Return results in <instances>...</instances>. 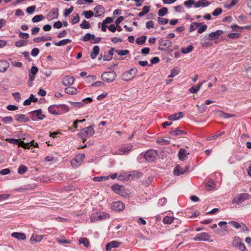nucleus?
I'll return each mask as SVG.
<instances>
[{"label": "nucleus", "mask_w": 251, "mask_h": 251, "mask_svg": "<svg viewBox=\"0 0 251 251\" xmlns=\"http://www.w3.org/2000/svg\"><path fill=\"white\" fill-rule=\"evenodd\" d=\"M95 133V130L92 126H89L82 128L79 133L78 136L85 142L87 138L92 137Z\"/></svg>", "instance_id": "f257e3e1"}, {"label": "nucleus", "mask_w": 251, "mask_h": 251, "mask_svg": "<svg viewBox=\"0 0 251 251\" xmlns=\"http://www.w3.org/2000/svg\"><path fill=\"white\" fill-rule=\"evenodd\" d=\"M250 198V195L248 193H239L234 196L231 202L232 204L240 205Z\"/></svg>", "instance_id": "f03ea898"}, {"label": "nucleus", "mask_w": 251, "mask_h": 251, "mask_svg": "<svg viewBox=\"0 0 251 251\" xmlns=\"http://www.w3.org/2000/svg\"><path fill=\"white\" fill-rule=\"evenodd\" d=\"M109 214L106 212H100L93 213L90 216V220L92 222H96L98 221H102L109 218Z\"/></svg>", "instance_id": "7ed1b4c3"}, {"label": "nucleus", "mask_w": 251, "mask_h": 251, "mask_svg": "<svg viewBox=\"0 0 251 251\" xmlns=\"http://www.w3.org/2000/svg\"><path fill=\"white\" fill-rule=\"evenodd\" d=\"M116 76V73L114 71L105 72L101 75L102 80L108 83L113 82Z\"/></svg>", "instance_id": "20e7f679"}, {"label": "nucleus", "mask_w": 251, "mask_h": 251, "mask_svg": "<svg viewBox=\"0 0 251 251\" xmlns=\"http://www.w3.org/2000/svg\"><path fill=\"white\" fill-rule=\"evenodd\" d=\"M137 73V70L136 68H131L129 70L126 71L122 74V79L126 81H130L135 77Z\"/></svg>", "instance_id": "39448f33"}, {"label": "nucleus", "mask_w": 251, "mask_h": 251, "mask_svg": "<svg viewBox=\"0 0 251 251\" xmlns=\"http://www.w3.org/2000/svg\"><path fill=\"white\" fill-rule=\"evenodd\" d=\"M28 114L31 119L33 121L42 120L46 118V116L42 113L41 109L30 111Z\"/></svg>", "instance_id": "423d86ee"}, {"label": "nucleus", "mask_w": 251, "mask_h": 251, "mask_svg": "<svg viewBox=\"0 0 251 251\" xmlns=\"http://www.w3.org/2000/svg\"><path fill=\"white\" fill-rule=\"evenodd\" d=\"M172 42L168 39H161L159 41L158 49L160 50H165L166 49H168L169 52H172L173 50L170 49L169 48L172 46Z\"/></svg>", "instance_id": "0eeeda50"}, {"label": "nucleus", "mask_w": 251, "mask_h": 251, "mask_svg": "<svg viewBox=\"0 0 251 251\" xmlns=\"http://www.w3.org/2000/svg\"><path fill=\"white\" fill-rule=\"evenodd\" d=\"M85 155L84 154H79L71 161V164L73 167L77 168L82 164Z\"/></svg>", "instance_id": "6e6552de"}, {"label": "nucleus", "mask_w": 251, "mask_h": 251, "mask_svg": "<svg viewBox=\"0 0 251 251\" xmlns=\"http://www.w3.org/2000/svg\"><path fill=\"white\" fill-rule=\"evenodd\" d=\"M157 151L154 150H149L144 154L146 160L148 162H152L156 159Z\"/></svg>", "instance_id": "1a4fd4ad"}, {"label": "nucleus", "mask_w": 251, "mask_h": 251, "mask_svg": "<svg viewBox=\"0 0 251 251\" xmlns=\"http://www.w3.org/2000/svg\"><path fill=\"white\" fill-rule=\"evenodd\" d=\"M210 236L206 232H201L198 234L196 236L193 238L194 241H203L212 242L213 240H210Z\"/></svg>", "instance_id": "9d476101"}, {"label": "nucleus", "mask_w": 251, "mask_h": 251, "mask_svg": "<svg viewBox=\"0 0 251 251\" xmlns=\"http://www.w3.org/2000/svg\"><path fill=\"white\" fill-rule=\"evenodd\" d=\"M132 148L133 146L131 144H125L120 147L119 149V154L124 155L128 154L132 150Z\"/></svg>", "instance_id": "9b49d317"}, {"label": "nucleus", "mask_w": 251, "mask_h": 251, "mask_svg": "<svg viewBox=\"0 0 251 251\" xmlns=\"http://www.w3.org/2000/svg\"><path fill=\"white\" fill-rule=\"evenodd\" d=\"M111 209L117 211H121L125 208V204L121 201H116L112 203Z\"/></svg>", "instance_id": "f8f14e48"}, {"label": "nucleus", "mask_w": 251, "mask_h": 251, "mask_svg": "<svg viewBox=\"0 0 251 251\" xmlns=\"http://www.w3.org/2000/svg\"><path fill=\"white\" fill-rule=\"evenodd\" d=\"M59 16L58 9L52 8L47 15V18L49 20L57 19Z\"/></svg>", "instance_id": "ddd939ff"}, {"label": "nucleus", "mask_w": 251, "mask_h": 251, "mask_svg": "<svg viewBox=\"0 0 251 251\" xmlns=\"http://www.w3.org/2000/svg\"><path fill=\"white\" fill-rule=\"evenodd\" d=\"M74 81L75 79L73 76L66 75L63 78L62 83L64 86H69L73 84Z\"/></svg>", "instance_id": "4468645a"}, {"label": "nucleus", "mask_w": 251, "mask_h": 251, "mask_svg": "<svg viewBox=\"0 0 251 251\" xmlns=\"http://www.w3.org/2000/svg\"><path fill=\"white\" fill-rule=\"evenodd\" d=\"M14 117L19 123H27L30 121L29 118L25 114H16Z\"/></svg>", "instance_id": "2eb2a0df"}, {"label": "nucleus", "mask_w": 251, "mask_h": 251, "mask_svg": "<svg viewBox=\"0 0 251 251\" xmlns=\"http://www.w3.org/2000/svg\"><path fill=\"white\" fill-rule=\"evenodd\" d=\"M223 33L224 31L221 30H217L215 31L212 32L208 34L209 40L212 41L218 39Z\"/></svg>", "instance_id": "dca6fc26"}, {"label": "nucleus", "mask_w": 251, "mask_h": 251, "mask_svg": "<svg viewBox=\"0 0 251 251\" xmlns=\"http://www.w3.org/2000/svg\"><path fill=\"white\" fill-rule=\"evenodd\" d=\"M121 243L117 241H112L107 243L106 245V251H111L112 248H115L119 247Z\"/></svg>", "instance_id": "f3484780"}, {"label": "nucleus", "mask_w": 251, "mask_h": 251, "mask_svg": "<svg viewBox=\"0 0 251 251\" xmlns=\"http://www.w3.org/2000/svg\"><path fill=\"white\" fill-rule=\"evenodd\" d=\"M35 187L36 186L35 184H26L19 187L18 189V191L19 192H24L25 191L33 190Z\"/></svg>", "instance_id": "a211bd4d"}, {"label": "nucleus", "mask_w": 251, "mask_h": 251, "mask_svg": "<svg viewBox=\"0 0 251 251\" xmlns=\"http://www.w3.org/2000/svg\"><path fill=\"white\" fill-rule=\"evenodd\" d=\"M9 67V64L7 61L5 60H0V72H5Z\"/></svg>", "instance_id": "6ab92c4d"}, {"label": "nucleus", "mask_w": 251, "mask_h": 251, "mask_svg": "<svg viewBox=\"0 0 251 251\" xmlns=\"http://www.w3.org/2000/svg\"><path fill=\"white\" fill-rule=\"evenodd\" d=\"M189 154L185 149H180L178 153V158L181 161L184 160L187 158Z\"/></svg>", "instance_id": "aec40b11"}, {"label": "nucleus", "mask_w": 251, "mask_h": 251, "mask_svg": "<svg viewBox=\"0 0 251 251\" xmlns=\"http://www.w3.org/2000/svg\"><path fill=\"white\" fill-rule=\"evenodd\" d=\"M94 12H95V16L96 17L100 16L104 12V9L101 5L96 6L94 8Z\"/></svg>", "instance_id": "412c9836"}, {"label": "nucleus", "mask_w": 251, "mask_h": 251, "mask_svg": "<svg viewBox=\"0 0 251 251\" xmlns=\"http://www.w3.org/2000/svg\"><path fill=\"white\" fill-rule=\"evenodd\" d=\"M58 115L67 113L69 111V107L65 104H58Z\"/></svg>", "instance_id": "4be33fe9"}, {"label": "nucleus", "mask_w": 251, "mask_h": 251, "mask_svg": "<svg viewBox=\"0 0 251 251\" xmlns=\"http://www.w3.org/2000/svg\"><path fill=\"white\" fill-rule=\"evenodd\" d=\"M48 111L49 113L53 115H58V104H53L50 105L48 107Z\"/></svg>", "instance_id": "5701e85b"}, {"label": "nucleus", "mask_w": 251, "mask_h": 251, "mask_svg": "<svg viewBox=\"0 0 251 251\" xmlns=\"http://www.w3.org/2000/svg\"><path fill=\"white\" fill-rule=\"evenodd\" d=\"M183 116V113L180 112L169 116L168 117V119L170 121H175L182 118Z\"/></svg>", "instance_id": "b1692460"}, {"label": "nucleus", "mask_w": 251, "mask_h": 251, "mask_svg": "<svg viewBox=\"0 0 251 251\" xmlns=\"http://www.w3.org/2000/svg\"><path fill=\"white\" fill-rule=\"evenodd\" d=\"M100 52V47L98 46L93 47L92 51L90 53V57L92 59H95Z\"/></svg>", "instance_id": "393cba45"}, {"label": "nucleus", "mask_w": 251, "mask_h": 251, "mask_svg": "<svg viewBox=\"0 0 251 251\" xmlns=\"http://www.w3.org/2000/svg\"><path fill=\"white\" fill-rule=\"evenodd\" d=\"M38 100V99L35 98L33 94H31L29 97L25 100L23 103L24 105H28L31 102H35Z\"/></svg>", "instance_id": "a878e982"}, {"label": "nucleus", "mask_w": 251, "mask_h": 251, "mask_svg": "<svg viewBox=\"0 0 251 251\" xmlns=\"http://www.w3.org/2000/svg\"><path fill=\"white\" fill-rule=\"evenodd\" d=\"M11 236L12 237L20 240H24L26 239V236L25 234L21 232H13L11 234Z\"/></svg>", "instance_id": "bb28decb"}, {"label": "nucleus", "mask_w": 251, "mask_h": 251, "mask_svg": "<svg viewBox=\"0 0 251 251\" xmlns=\"http://www.w3.org/2000/svg\"><path fill=\"white\" fill-rule=\"evenodd\" d=\"M187 132L184 130L179 129L178 128L175 130H171L169 132V134L172 136H176L180 135L186 134Z\"/></svg>", "instance_id": "cd10ccee"}, {"label": "nucleus", "mask_w": 251, "mask_h": 251, "mask_svg": "<svg viewBox=\"0 0 251 251\" xmlns=\"http://www.w3.org/2000/svg\"><path fill=\"white\" fill-rule=\"evenodd\" d=\"M71 42H72V40L69 39H63L61 41H59L58 42H53V44L56 46H61L66 45L67 44L71 43Z\"/></svg>", "instance_id": "c85d7f7f"}, {"label": "nucleus", "mask_w": 251, "mask_h": 251, "mask_svg": "<svg viewBox=\"0 0 251 251\" xmlns=\"http://www.w3.org/2000/svg\"><path fill=\"white\" fill-rule=\"evenodd\" d=\"M43 238V235L33 234L30 239V242L31 244H33L34 242H40Z\"/></svg>", "instance_id": "c756f323"}, {"label": "nucleus", "mask_w": 251, "mask_h": 251, "mask_svg": "<svg viewBox=\"0 0 251 251\" xmlns=\"http://www.w3.org/2000/svg\"><path fill=\"white\" fill-rule=\"evenodd\" d=\"M52 37L51 36L45 37L42 36L41 37H38L33 39V41L35 43H39L42 41H50L51 40Z\"/></svg>", "instance_id": "7c9ffc66"}, {"label": "nucleus", "mask_w": 251, "mask_h": 251, "mask_svg": "<svg viewBox=\"0 0 251 251\" xmlns=\"http://www.w3.org/2000/svg\"><path fill=\"white\" fill-rule=\"evenodd\" d=\"M38 68L35 66H33L30 71H29V77H30L31 76L34 79L35 78V75L38 73Z\"/></svg>", "instance_id": "2f4dec72"}, {"label": "nucleus", "mask_w": 251, "mask_h": 251, "mask_svg": "<svg viewBox=\"0 0 251 251\" xmlns=\"http://www.w3.org/2000/svg\"><path fill=\"white\" fill-rule=\"evenodd\" d=\"M65 92L69 95H75L77 93V90L74 87H68L65 89Z\"/></svg>", "instance_id": "473e14b6"}, {"label": "nucleus", "mask_w": 251, "mask_h": 251, "mask_svg": "<svg viewBox=\"0 0 251 251\" xmlns=\"http://www.w3.org/2000/svg\"><path fill=\"white\" fill-rule=\"evenodd\" d=\"M204 81L199 84L197 86H196V87L195 86H192L191 87L190 89H189V92L191 93H192V94H195L197 92H198L200 89H201L203 83L204 82Z\"/></svg>", "instance_id": "72a5a7b5"}, {"label": "nucleus", "mask_w": 251, "mask_h": 251, "mask_svg": "<svg viewBox=\"0 0 251 251\" xmlns=\"http://www.w3.org/2000/svg\"><path fill=\"white\" fill-rule=\"evenodd\" d=\"M210 4V2L209 1H205V2H202V1H197L195 3V8H199L201 6L202 7H206L208 6Z\"/></svg>", "instance_id": "f704fd0d"}, {"label": "nucleus", "mask_w": 251, "mask_h": 251, "mask_svg": "<svg viewBox=\"0 0 251 251\" xmlns=\"http://www.w3.org/2000/svg\"><path fill=\"white\" fill-rule=\"evenodd\" d=\"M201 25V23H198L197 22H193L190 25L189 31L193 32L197 29Z\"/></svg>", "instance_id": "c9c22d12"}, {"label": "nucleus", "mask_w": 251, "mask_h": 251, "mask_svg": "<svg viewBox=\"0 0 251 251\" xmlns=\"http://www.w3.org/2000/svg\"><path fill=\"white\" fill-rule=\"evenodd\" d=\"M175 218L174 217L166 216L162 220V222L165 224H170L174 222Z\"/></svg>", "instance_id": "e433bc0d"}, {"label": "nucleus", "mask_w": 251, "mask_h": 251, "mask_svg": "<svg viewBox=\"0 0 251 251\" xmlns=\"http://www.w3.org/2000/svg\"><path fill=\"white\" fill-rule=\"evenodd\" d=\"M193 46L191 45H189L187 47H184L181 48V51L184 54H186L191 52L193 49Z\"/></svg>", "instance_id": "4c0bfd02"}, {"label": "nucleus", "mask_w": 251, "mask_h": 251, "mask_svg": "<svg viewBox=\"0 0 251 251\" xmlns=\"http://www.w3.org/2000/svg\"><path fill=\"white\" fill-rule=\"evenodd\" d=\"M179 72V69L177 67L173 68L171 71V74L168 75L169 78H172L178 74Z\"/></svg>", "instance_id": "58836bf2"}, {"label": "nucleus", "mask_w": 251, "mask_h": 251, "mask_svg": "<svg viewBox=\"0 0 251 251\" xmlns=\"http://www.w3.org/2000/svg\"><path fill=\"white\" fill-rule=\"evenodd\" d=\"M146 39L147 36L143 35L136 39V43L138 45H143L145 43Z\"/></svg>", "instance_id": "ea45409f"}, {"label": "nucleus", "mask_w": 251, "mask_h": 251, "mask_svg": "<svg viewBox=\"0 0 251 251\" xmlns=\"http://www.w3.org/2000/svg\"><path fill=\"white\" fill-rule=\"evenodd\" d=\"M129 176H132L133 178L137 179L143 176V173L138 171H133L132 172V174H130Z\"/></svg>", "instance_id": "a19ab883"}, {"label": "nucleus", "mask_w": 251, "mask_h": 251, "mask_svg": "<svg viewBox=\"0 0 251 251\" xmlns=\"http://www.w3.org/2000/svg\"><path fill=\"white\" fill-rule=\"evenodd\" d=\"M80 26L82 29H89L91 27L89 23L85 20H84L80 24Z\"/></svg>", "instance_id": "79ce46f5"}, {"label": "nucleus", "mask_w": 251, "mask_h": 251, "mask_svg": "<svg viewBox=\"0 0 251 251\" xmlns=\"http://www.w3.org/2000/svg\"><path fill=\"white\" fill-rule=\"evenodd\" d=\"M19 147H21L25 149H29L31 147L30 143H25L24 141L20 139L19 144H17Z\"/></svg>", "instance_id": "37998d69"}, {"label": "nucleus", "mask_w": 251, "mask_h": 251, "mask_svg": "<svg viewBox=\"0 0 251 251\" xmlns=\"http://www.w3.org/2000/svg\"><path fill=\"white\" fill-rule=\"evenodd\" d=\"M27 171V168L25 165H21L18 169V173L20 175L24 174Z\"/></svg>", "instance_id": "c03bdc74"}, {"label": "nucleus", "mask_w": 251, "mask_h": 251, "mask_svg": "<svg viewBox=\"0 0 251 251\" xmlns=\"http://www.w3.org/2000/svg\"><path fill=\"white\" fill-rule=\"evenodd\" d=\"M44 19V16L42 14L35 15L32 19L33 23H37L41 21Z\"/></svg>", "instance_id": "a18cd8bd"}, {"label": "nucleus", "mask_w": 251, "mask_h": 251, "mask_svg": "<svg viewBox=\"0 0 251 251\" xmlns=\"http://www.w3.org/2000/svg\"><path fill=\"white\" fill-rule=\"evenodd\" d=\"M168 8L166 7H162L158 11V15L159 16L163 17L168 13Z\"/></svg>", "instance_id": "49530a36"}, {"label": "nucleus", "mask_w": 251, "mask_h": 251, "mask_svg": "<svg viewBox=\"0 0 251 251\" xmlns=\"http://www.w3.org/2000/svg\"><path fill=\"white\" fill-rule=\"evenodd\" d=\"M82 15H84L86 19H90L94 16V13L91 10L84 11L82 12Z\"/></svg>", "instance_id": "de8ad7c7"}, {"label": "nucleus", "mask_w": 251, "mask_h": 251, "mask_svg": "<svg viewBox=\"0 0 251 251\" xmlns=\"http://www.w3.org/2000/svg\"><path fill=\"white\" fill-rule=\"evenodd\" d=\"M219 112L220 113L219 116L221 117H223L225 119L233 117L235 116L234 114L226 113L221 111H219Z\"/></svg>", "instance_id": "09e8293b"}, {"label": "nucleus", "mask_w": 251, "mask_h": 251, "mask_svg": "<svg viewBox=\"0 0 251 251\" xmlns=\"http://www.w3.org/2000/svg\"><path fill=\"white\" fill-rule=\"evenodd\" d=\"M13 119L11 116L2 117L1 118V121L5 124L11 123L13 122Z\"/></svg>", "instance_id": "8fccbe9b"}, {"label": "nucleus", "mask_w": 251, "mask_h": 251, "mask_svg": "<svg viewBox=\"0 0 251 251\" xmlns=\"http://www.w3.org/2000/svg\"><path fill=\"white\" fill-rule=\"evenodd\" d=\"M241 241H242V240H241V238H240L238 237H235L234 238V240H233L232 246L234 247L237 248L238 246H239V244L241 243Z\"/></svg>", "instance_id": "3c124183"}, {"label": "nucleus", "mask_w": 251, "mask_h": 251, "mask_svg": "<svg viewBox=\"0 0 251 251\" xmlns=\"http://www.w3.org/2000/svg\"><path fill=\"white\" fill-rule=\"evenodd\" d=\"M121 189V186L118 184H114L111 186V189L116 193H118Z\"/></svg>", "instance_id": "603ef678"}, {"label": "nucleus", "mask_w": 251, "mask_h": 251, "mask_svg": "<svg viewBox=\"0 0 251 251\" xmlns=\"http://www.w3.org/2000/svg\"><path fill=\"white\" fill-rule=\"evenodd\" d=\"M6 141L14 145H17L19 144L20 139H17L14 138H6Z\"/></svg>", "instance_id": "864d4df0"}, {"label": "nucleus", "mask_w": 251, "mask_h": 251, "mask_svg": "<svg viewBox=\"0 0 251 251\" xmlns=\"http://www.w3.org/2000/svg\"><path fill=\"white\" fill-rule=\"evenodd\" d=\"M232 30L234 31H239L244 29V27L239 26L237 25L233 24L231 26Z\"/></svg>", "instance_id": "5fc2aeb1"}, {"label": "nucleus", "mask_w": 251, "mask_h": 251, "mask_svg": "<svg viewBox=\"0 0 251 251\" xmlns=\"http://www.w3.org/2000/svg\"><path fill=\"white\" fill-rule=\"evenodd\" d=\"M215 184L213 181H209L205 184V186L208 190H212L214 188Z\"/></svg>", "instance_id": "6e6d98bb"}, {"label": "nucleus", "mask_w": 251, "mask_h": 251, "mask_svg": "<svg viewBox=\"0 0 251 251\" xmlns=\"http://www.w3.org/2000/svg\"><path fill=\"white\" fill-rule=\"evenodd\" d=\"M195 3L194 0H187L184 2V5L188 8H190L191 7L192 5H195Z\"/></svg>", "instance_id": "4d7b16f0"}, {"label": "nucleus", "mask_w": 251, "mask_h": 251, "mask_svg": "<svg viewBox=\"0 0 251 251\" xmlns=\"http://www.w3.org/2000/svg\"><path fill=\"white\" fill-rule=\"evenodd\" d=\"M74 10V7L73 6H71L69 9H66L63 13L64 16L65 17H67Z\"/></svg>", "instance_id": "13d9d810"}, {"label": "nucleus", "mask_w": 251, "mask_h": 251, "mask_svg": "<svg viewBox=\"0 0 251 251\" xmlns=\"http://www.w3.org/2000/svg\"><path fill=\"white\" fill-rule=\"evenodd\" d=\"M115 51L118 53V54L121 56H124L126 55L129 53V51L128 50H116Z\"/></svg>", "instance_id": "bf43d9fd"}, {"label": "nucleus", "mask_w": 251, "mask_h": 251, "mask_svg": "<svg viewBox=\"0 0 251 251\" xmlns=\"http://www.w3.org/2000/svg\"><path fill=\"white\" fill-rule=\"evenodd\" d=\"M79 244H83L85 246V247H88L89 246V241L87 238H81L79 240Z\"/></svg>", "instance_id": "052dcab7"}, {"label": "nucleus", "mask_w": 251, "mask_h": 251, "mask_svg": "<svg viewBox=\"0 0 251 251\" xmlns=\"http://www.w3.org/2000/svg\"><path fill=\"white\" fill-rule=\"evenodd\" d=\"M36 6L32 5L28 7L26 9V12L29 14H32L35 10Z\"/></svg>", "instance_id": "680f3d73"}, {"label": "nucleus", "mask_w": 251, "mask_h": 251, "mask_svg": "<svg viewBox=\"0 0 251 251\" xmlns=\"http://www.w3.org/2000/svg\"><path fill=\"white\" fill-rule=\"evenodd\" d=\"M26 42L25 40H20L15 42V46L17 47H21L25 46Z\"/></svg>", "instance_id": "e2e57ef3"}, {"label": "nucleus", "mask_w": 251, "mask_h": 251, "mask_svg": "<svg viewBox=\"0 0 251 251\" xmlns=\"http://www.w3.org/2000/svg\"><path fill=\"white\" fill-rule=\"evenodd\" d=\"M168 20L167 19L158 17V22L160 25H165L168 23Z\"/></svg>", "instance_id": "0e129e2a"}, {"label": "nucleus", "mask_w": 251, "mask_h": 251, "mask_svg": "<svg viewBox=\"0 0 251 251\" xmlns=\"http://www.w3.org/2000/svg\"><path fill=\"white\" fill-rule=\"evenodd\" d=\"M222 12L221 8H217L212 12V14L213 16H217Z\"/></svg>", "instance_id": "69168bd1"}, {"label": "nucleus", "mask_w": 251, "mask_h": 251, "mask_svg": "<svg viewBox=\"0 0 251 251\" xmlns=\"http://www.w3.org/2000/svg\"><path fill=\"white\" fill-rule=\"evenodd\" d=\"M79 21V16L78 14H76L75 16H74L71 20V22L73 25L75 24L78 23Z\"/></svg>", "instance_id": "338daca9"}, {"label": "nucleus", "mask_w": 251, "mask_h": 251, "mask_svg": "<svg viewBox=\"0 0 251 251\" xmlns=\"http://www.w3.org/2000/svg\"><path fill=\"white\" fill-rule=\"evenodd\" d=\"M227 36L232 39H237L239 37L240 34L238 33H230L228 34Z\"/></svg>", "instance_id": "774afa93"}]
</instances>
